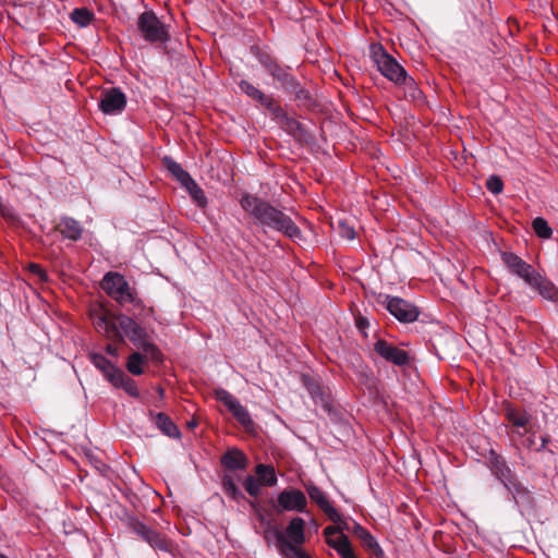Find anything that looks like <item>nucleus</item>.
Masks as SVG:
<instances>
[{"instance_id": "nucleus-1", "label": "nucleus", "mask_w": 558, "mask_h": 558, "mask_svg": "<svg viewBox=\"0 0 558 558\" xmlns=\"http://www.w3.org/2000/svg\"><path fill=\"white\" fill-rule=\"evenodd\" d=\"M240 204L262 227L277 231L294 242L303 239L301 229L294 223L292 218L268 201L252 194H244L240 199Z\"/></svg>"}, {"instance_id": "nucleus-2", "label": "nucleus", "mask_w": 558, "mask_h": 558, "mask_svg": "<svg viewBox=\"0 0 558 558\" xmlns=\"http://www.w3.org/2000/svg\"><path fill=\"white\" fill-rule=\"evenodd\" d=\"M372 59L378 71L396 85H411L414 87V80L407 74L401 64L389 54L381 45H374L371 48Z\"/></svg>"}, {"instance_id": "nucleus-3", "label": "nucleus", "mask_w": 558, "mask_h": 558, "mask_svg": "<svg viewBox=\"0 0 558 558\" xmlns=\"http://www.w3.org/2000/svg\"><path fill=\"white\" fill-rule=\"evenodd\" d=\"M121 521L132 534L147 543L151 548L161 551H171L172 542L166 535L148 526L140 518L126 513Z\"/></svg>"}, {"instance_id": "nucleus-4", "label": "nucleus", "mask_w": 558, "mask_h": 558, "mask_svg": "<svg viewBox=\"0 0 558 558\" xmlns=\"http://www.w3.org/2000/svg\"><path fill=\"white\" fill-rule=\"evenodd\" d=\"M117 319L120 329L135 347L143 350L150 360L156 362L161 360L159 349L148 340V333L143 327L126 315H119Z\"/></svg>"}, {"instance_id": "nucleus-5", "label": "nucleus", "mask_w": 558, "mask_h": 558, "mask_svg": "<svg viewBox=\"0 0 558 558\" xmlns=\"http://www.w3.org/2000/svg\"><path fill=\"white\" fill-rule=\"evenodd\" d=\"M101 288L121 305L126 303L135 306L141 305L137 294L132 289L125 278L118 272H108L101 281Z\"/></svg>"}, {"instance_id": "nucleus-6", "label": "nucleus", "mask_w": 558, "mask_h": 558, "mask_svg": "<svg viewBox=\"0 0 558 558\" xmlns=\"http://www.w3.org/2000/svg\"><path fill=\"white\" fill-rule=\"evenodd\" d=\"M137 29L142 37L150 44H166L170 39L167 26L153 11H145L138 16Z\"/></svg>"}, {"instance_id": "nucleus-7", "label": "nucleus", "mask_w": 558, "mask_h": 558, "mask_svg": "<svg viewBox=\"0 0 558 558\" xmlns=\"http://www.w3.org/2000/svg\"><path fill=\"white\" fill-rule=\"evenodd\" d=\"M254 54L266 72L274 78L278 88L287 85L288 81L293 77V74L290 72V68L281 65L277 59L269 53L256 49Z\"/></svg>"}, {"instance_id": "nucleus-8", "label": "nucleus", "mask_w": 558, "mask_h": 558, "mask_svg": "<svg viewBox=\"0 0 558 558\" xmlns=\"http://www.w3.org/2000/svg\"><path fill=\"white\" fill-rule=\"evenodd\" d=\"M386 308L400 323L410 324L417 320L420 310L414 304L398 296H386Z\"/></svg>"}, {"instance_id": "nucleus-9", "label": "nucleus", "mask_w": 558, "mask_h": 558, "mask_svg": "<svg viewBox=\"0 0 558 558\" xmlns=\"http://www.w3.org/2000/svg\"><path fill=\"white\" fill-rule=\"evenodd\" d=\"M277 483V475L274 465L258 463L253 474L245 475L243 488H259L260 486H272Z\"/></svg>"}, {"instance_id": "nucleus-10", "label": "nucleus", "mask_w": 558, "mask_h": 558, "mask_svg": "<svg viewBox=\"0 0 558 558\" xmlns=\"http://www.w3.org/2000/svg\"><path fill=\"white\" fill-rule=\"evenodd\" d=\"M488 465L492 473L502 483L505 488L517 487V476L502 456L492 450L488 457Z\"/></svg>"}, {"instance_id": "nucleus-11", "label": "nucleus", "mask_w": 558, "mask_h": 558, "mask_svg": "<svg viewBox=\"0 0 558 558\" xmlns=\"http://www.w3.org/2000/svg\"><path fill=\"white\" fill-rule=\"evenodd\" d=\"M374 351L384 360L397 366H407L411 359L407 351L399 349L384 339H377L374 343Z\"/></svg>"}, {"instance_id": "nucleus-12", "label": "nucleus", "mask_w": 558, "mask_h": 558, "mask_svg": "<svg viewBox=\"0 0 558 558\" xmlns=\"http://www.w3.org/2000/svg\"><path fill=\"white\" fill-rule=\"evenodd\" d=\"M126 105V97L120 88L111 87L102 90L99 108L106 114L120 113Z\"/></svg>"}, {"instance_id": "nucleus-13", "label": "nucleus", "mask_w": 558, "mask_h": 558, "mask_svg": "<svg viewBox=\"0 0 558 558\" xmlns=\"http://www.w3.org/2000/svg\"><path fill=\"white\" fill-rule=\"evenodd\" d=\"M306 497L302 490H281L277 499V512L283 511H304L306 507Z\"/></svg>"}, {"instance_id": "nucleus-14", "label": "nucleus", "mask_w": 558, "mask_h": 558, "mask_svg": "<svg viewBox=\"0 0 558 558\" xmlns=\"http://www.w3.org/2000/svg\"><path fill=\"white\" fill-rule=\"evenodd\" d=\"M502 262L510 271L522 278L527 284L535 279L536 270L514 253H502Z\"/></svg>"}, {"instance_id": "nucleus-15", "label": "nucleus", "mask_w": 558, "mask_h": 558, "mask_svg": "<svg viewBox=\"0 0 558 558\" xmlns=\"http://www.w3.org/2000/svg\"><path fill=\"white\" fill-rule=\"evenodd\" d=\"M247 457L239 449L231 448L221 457V464L227 472L243 471L247 466Z\"/></svg>"}, {"instance_id": "nucleus-16", "label": "nucleus", "mask_w": 558, "mask_h": 558, "mask_svg": "<svg viewBox=\"0 0 558 558\" xmlns=\"http://www.w3.org/2000/svg\"><path fill=\"white\" fill-rule=\"evenodd\" d=\"M275 538L276 547L284 558H311L301 546L298 547L289 542L281 531H275Z\"/></svg>"}, {"instance_id": "nucleus-17", "label": "nucleus", "mask_w": 558, "mask_h": 558, "mask_svg": "<svg viewBox=\"0 0 558 558\" xmlns=\"http://www.w3.org/2000/svg\"><path fill=\"white\" fill-rule=\"evenodd\" d=\"M352 533L357 539H360L362 546L372 551L373 555L378 558L384 556V550L379 546L376 538L361 524L354 523Z\"/></svg>"}, {"instance_id": "nucleus-18", "label": "nucleus", "mask_w": 558, "mask_h": 558, "mask_svg": "<svg viewBox=\"0 0 558 558\" xmlns=\"http://www.w3.org/2000/svg\"><path fill=\"white\" fill-rule=\"evenodd\" d=\"M151 420L155 422L157 428L166 436L179 439L181 432L174 422L163 412L154 413L149 412Z\"/></svg>"}, {"instance_id": "nucleus-19", "label": "nucleus", "mask_w": 558, "mask_h": 558, "mask_svg": "<svg viewBox=\"0 0 558 558\" xmlns=\"http://www.w3.org/2000/svg\"><path fill=\"white\" fill-rule=\"evenodd\" d=\"M280 126L288 134L293 136L295 141L305 144L311 142V134L307 132L304 125L294 118L287 116Z\"/></svg>"}, {"instance_id": "nucleus-20", "label": "nucleus", "mask_w": 558, "mask_h": 558, "mask_svg": "<svg viewBox=\"0 0 558 558\" xmlns=\"http://www.w3.org/2000/svg\"><path fill=\"white\" fill-rule=\"evenodd\" d=\"M305 521L300 518H293L286 529V538L295 546H301L305 543Z\"/></svg>"}, {"instance_id": "nucleus-21", "label": "nucleus", "mask_w": 558, "mask_h": 558, "mask_svg": "<svg viewBox=\"0 0 558 558\" xmlns=\"http://www.w3.org/2000/svg\"><path fill=\"white\" fill-rule=\"evenodd\" d=\"M310 493V497L318 505V507L324 511V513L328 517L330 521L333 523H340L341 515L339 512L331 506L329 500L323 494V490H307Z\"/></svg>"}, {"instance_id": "nucleus-22", "label": "nucleus", "mask_w": 558, "mask_h": 558, "mask_svg": "<svg viewBox=\"0 0 558 558\" xmlns=\"http://www.w3.org/2000/svg\"><path fill=\"white\" fill-rule=\"evenodd\" d=\"M287 95L292 96L299 107L311 109L315 106V100L310 90L300 81L294 84Z\"/></svg>"}, {"instance_id": "nucleus-23", "label": "nucleus", "mask_w": 558, "mask_h": 558, "mask_svg": "<svg viewBox=\"0 0 558 558\" xmlns=\"http://www.w3.org/2000/svg\"><path fill=\"white\" fill-rule=\"evenodd\" d=\"M89 359L109 383L111 381V376L116 377L117 373L121 371L101 353H90Z\"/></svg>"}, {"instance_id": "nucleus-24", "label": "nucleus", "mask_w": 558, "mask_h": 558, "mask_svg": "<svg viewBox=\"0 0 558 558\" xmlns=\"http://www.w3.org/2000/svg\"><path fill=\"white\" fill-rule=\"evenodd\" d=\"M110 384L116 388L123 389L129 396L133 398L140 397V391L135 380L129 377L122 369L117 373L116 377L111 376Z\"/></svg>"}, {"instance_id": "nucleus-25", "label": "nucleus", "mask_w": 558, "mask_h": 558, "mask_svg": "<svg viewBox=\"0 0 558 558\" xmlns=\"http://www.w3.org/2000/svg\"><path fill=\"white\" fill-rule=\"evenodd\" d=\"M60 233L73 241H77L82 236L83 228L80 222L73 218L64 217L57 227Z\"/></svg>"}, {"instance_id": "nucleus-26", "label": "nucleus", "mask_w": 558, "mask_h": 558, "mask_svg": "<svg viewBox=\"0 0 558 558\" xmlns=\"http://www.w3.org/2000/svg\"><path fill=\"white\" fill-rule=\"evenodd\" d=\"M529 286L535 288L541 295L548 300H555L558 295V290L555 286L544 278L539 272H536L535 279L529 283Z\"/></svg>"}, {"instance_id": "nucleus-27", "label": "nucleus", "mask_w": 558, "mask_h": 558, "mask_svg": "<svg viewBox=\"0 0 558 558\" xmlns=\"http://www.w3.org/2000/svg\"><path fill=\"white\" fill-rule=\"evenodd\" d=\"M94 325L99 332H104L108 338L122 339L120 327H118L112 320L106 315H100L95 318Z\"/></svg>"}, {"instance_id": "nucleus-28", "label": "nucleus", "mask_w": 558, "mask_h": 558, "mask_svg": "<svg viewBox=\"0 0 558 558\" xmlns=\"http://www.w3.org/2000/svg\"><path fill=\"white\" fill-rule=\"evenodd\" d=\"M328 546L333 548L341 558H357L352 549L349 537L344 534H341L336 539L328 538Z\"/></svg>"}, {"instance_id": "nucleus-29", "label": "nucleus", "mask_w": 558, "mask_h": 558, "mask_svg": "<svg viewBox=\"0 0 558 558\" xmlns=\"http://www.w3.org/2000/svg\"><path fill=\"white\" fill-rule=\"evenodd\" d=\"M162 165L173 175V178H175L181 183L182 186L192 179L190 173L186 172L182 166L174 161L171 157H163Z\"/></svg>"}, {"instance_id": "nucleus-30", "label": "nucleus", "mask_w": 558, "mask_h": 558, "mask_svg": "<svg viewBox=\"0 0 558 558\" xmlns=\"http://www.w3.org/2000/svg\"><path fill=\"white\" fill-rule=\"evenodd\" d=\"M183 187L186 189V191L189 192L190 196L192 197V199L194 201V203L198 207H201V208L206 207L207 198L205 196V193L202 190V187L194 181L193 178L189 182H186L183 185Z\"/></svg>"}, {"instance_id": "nucleus-31", "label": "nucleus", "mask_w": 558, "mask_h": 558, "mask_svg": "<svg viewBox=\"0 0 558 558\" xmlns=\"http://www.w3.org/2000/svg\"><path fill=\"white\" fill-rule=\"evenodd\" d=\"M147 359H150L145 353L142 354L140 352H133L126 362V369L133 374V375H142L144 373V369L142 368V364L147 361Z\"/></svg>"}, {"instance_id": "nucleus-32", "label": "nucleus", "mask_w": 558, "mask_h": 558, "mask_svg": "<svg viewBox=\"0 0 558 558\" xmlns=\"http://www.w3.org/2000/svg\"><path fill=\"white\" fill-rule=\"evenodd\" d=\"M230 412L247 432L253 430L254 422L246 408H244L240 402Z\"/></svg>"}, {"instance_id": "nucleus-33", "label": "nucleus", "mask_w": 558, "mask_h": 558, "mask_svg": "<svg viewBox=\"0 0 558 558\" xmlns=\"http://www.w3.org/2000/svg\"><path fill=\"white\" fill-rule=\"evenodd\" d=\"M94 19V13L86 8L74 9L71 13V20L81 27L87 26Z\"/></svg>"}, {"instance_id": "nucleus-34", "label": "nucleus", "mask_w": 558, "mask_h": 558, "mask_svg": "<svg viewBox=\"0 0 558 558\" xmlns=\"http://www.w3.org/2000/svg\"><path fill=\"white\" fill-rule=\"evenodd\" d=\"M506 416L508 421L517 427H525L530 421V417L525 411H520L512 408L507 410Z\"/></svg>"}, {"instance_id": "nucleus-35", "label": "nucleus", "mask_w": 558, "mask_h": 558, "mask_svg": "<svg viewBox=\"0 0 558 558\" xmlns=\"http://www.w3.org/2000/svg\"><path fill=\"white\" fill-rule=\"evenodd\" d=\"M529 493L530 490H515L512 494V498L521 511H530L534 508Z\"/></svg>"}, {"instance_id": "nucleus-36", "label": "nucleus", "mask_w": 558, "mask_h": 558, "mask_svg": "<svg viewBox=\"0 0 558 558\" xmlns=\"http://www.w3.org/2000/svg\"><path fill=\"white\" fill-rule=\"evenodd\" d=\"M532 227L534 232L542 239H549L553 234L548 222L542 217L535 218L532 222Z\"/></svg>"}, {"instance_id": "nucleus-37", "label": "nucleus", "mask_w": 558, "mask_h": 558, "mask_svg": "<svg viewBox=\"0 0 558 558\" xmlns=\"http://www.w3.org/2000/svg\"><path fill=\"white\" fill-rule=\"evenodd\" d=\"M214 395L215 398L222 402L229 411L233 410L234 407L239 403V400L223 388L215 389Z\"/></svg>"}, {"instance_id": "nucleus-38", "label": "nucleus", "mask_w": 558, "mask_h": 558, "mask_svg": "<svg viewBox=\"0 0 558 558\" xmlns=\"http://www.w3.org/2000/svg\"><path fill=\"white\" fill-rule=\"evenodd\" d=\"M486 187L489 192L497 195L504 190V182L498 175H490L486 181Z\"/></svg>"}, {"instance_id": "nucleus-39", "label": "nucleus", "mask_w": 558, "mask_h": 558, "mask_svg": "<svg viewBox=\"0 0 558 558\" xmlns=\"http://www.w3.org/2000/svg\"><path fill=\"white\" fill-rule=\"evenodd\" d=\"M239 87L245 95H247L252 99H256L257 95H259V93L262 92L259 88H257L252 83L245 80H242L239 83Z\"/></svg>"}, {"instance_id": "nucleus-40", "label": "nucleus", "mask_w": 558, "mask_h": 558, "mask_svg": "<svg viewBox=\"0 0 558 558\" xmlns=\"http://www.w3.org/2000/svg\"><path fill=\"white\" fill-rule=\"evenodd\" d=\"M304 383L313 398H323V389L317 381L305 378Z\"/></svg>"}, {"instance_id": "nucleus-41", "label": "nucleus", "mask_w": 558, "mask_h": 558, "mask_svg": "<svg viewBox=\"0 0 558 558\" xmlns=\"http://www.w3.org/2000/svg\"><path fill=\"white\" fill-rule=\"evenodd\" d=\"M267 110L270 112L274 119L278 120L279 124H281L284 118L288 116L282 107L277 105L276 101H274L271 106L267 108Z\"/></svg>"}, {"instance_id": "nucleus-42", "label": "nucleus", "mask_w": 558, "mask_h": 558, "mask_svg": "<svg viewBox=\"0 0 558 558\" xmlns=\"http://www.w3.org/2000/svg\"><path fill=\"white\" fill-rule=\"evenodd\" d=\"M339 233L342 238L353 240L355 238V230L344 221H339Z\"/></svg>"}, {"instance_id": "nucleus-43", "label": "nucleus", "mask_w": 558, "mask_h": 558, "mask_svg": "<svg viewBox=\"0 0 558 558\" xmlns=\"http://www.w3.org/2000/svg\"><path fill=\"white\" fill-rule=\"evenodd\" d=\"M343 531V526L340 525H328L324 529V535L326 537V543L328 544V538H331V535L339 534V536Z\"/></svg>"}, {"instance_id": "nucleus-44", "label": "nucleus", "mask_w": 558, "mask_h": 558, "mask_svg": "<svg viewBox=\"0 0 558 558\" xmlns=\"http://www.w3.org/2000/svg\"><path fill=\"white\" fill-rule=\"evenodd\" d=\"M256 101H258L262 106H264L266 109L271 106V104L275 101L272 96L266 95L263 92L257 95Z\"/></svg>"}, {"instance_id": "nucleus-45", "label": "nucleus", "mask_w": 558, "mask_h": 558, "mask_svg": "<svg viewBox=\"0 0 558 558\" xmlns=\"http://www.w3.org/2000/svg\"><path fill=\"white\" fill-rule=\"evenodd\" d=\"M29 269L33 274L37 275L41 281H47L48 276L46 271L37 264H31Z\"/></svg>"}, {"instance_id": "nucleus-46", "label": "nucleus", "mask_w": 558, "mask_h": 558, "mask_svg": "<svg viewBox=\"0 0 558 558\" xmlns=\"http://www.w3.org/2000/svg\"><path fill=\"white\" fill-rule=\"evenodd\" d=\"M356 327L360 331H364L369 326V322L366 317L359 316L356 319Z\"/></svg>"}, {"instance_id": "nucleus-47", "label": "nucleus", "mask_w": 558, "mask_h": 558, "mask_svg": "<svg viewBox=\"0 0 558 558\" xmlns=\"http://www.w3.org/2000/svg\"><path fill=\"white\" fill-rule=\"evenodd\" d=\"M298 81H299V80L293 75V77H292V78H290V81H288L287 85H283V86L281 87V89L283 90V93L288 94V93L291 90V88L294 86V84H296V83H298Z\"/></svg>"}, {"instance_id": "nucleus-48", "label": "nucleus", "mask_w": 558, "mask_h": 558, "mask_svg": "<svg viewBox=\"0 0 558 558\" xmlns=\"http://www.w3.org/2000/svg\"><path fill=\"white\" fill-rule=\"evenodd\" d=\"M404 86L409 88V93L412 98H416L421 94V90L416 87L415 83H414V87H412L411 85H404Z\"/></svg>"}, {"instance_id": "nucleus-49", "label": "nucleus", "mask_w": 558, "mask_h": 558, "mask_svg": "<svg viewBox=\"0 0 558 558\" xmlns=\"http://www.w3.org/2000/svg\"><path fill=\"white\" fill-rule=\"evenodd\" d=\"M225 488H232V489L238 488L236 484L233 482V480L229 475L225 476Z\"/></svg>"}, {"instance_id": "nucleus-50", "label": "nucleus", "mask_w": 558, "mask_h": 558, "mask_svg": "<svg viewBox=\"0 0 558 558\" xmlns=\"http://www.w3.org/2000/svg\"><path fill=\"white\" fill-rule=\"evenodd\" d=\"M106 352L112 356H117L118 355V348L112 345V344H108L106 347Z\"/></svg>"}, {"instance_id": "nucleus-51", "label": "nucleus", "mask_w": 558, "mask_h": 558, "mask_svg": "<svg viewBox=\"0 0 558 558\" xmlns=\"http://www.w3.org/2000/svg\"><path fill=\"white\" fill-rule=\"evenodd\" d=\"M230 496L233 498V499H238L239 497L242 496V490H235V489H232V490H227Z\"/></svg>"}, {"instance_id": "nucleus-52", "label": "nucleus", "mask_w": 558, "mask_h": 558, "mask_svg": "<svg viewBox=\"0 0 558 558\" xmlns=\"http://www.w3.org/2000/svg\"><path fill=\"white\" fill-rule=\"evenodd\" d=\"M246 492L248 493V495H250L252 498L257 499V498H258V496H259V493H260L262 490H246Z\"/></svg>"}, {"instance_id": "nucleus-53", "label": "nucleus", "mask_w": 558, "mask_h": 558, "mask_svg": "<svg viewBox=\"0 0 558 558\" xmlns=\"http://www.w3.org/2000/svg\"><path fill=\"white\" fill-rule=\"evenodd\" d=\"M546 442H547V438L542 437V445L537 450H542L543 448H545Z\"/></svg>"}, {"instance_id": "nucleus-54", "label": "nucleus", "mask_w": 558, "mask_h": 558, "mask_svg": "<svg viewBox=\"0 0 558 558\" xmlns=\"http://www.w3.org/2000/svg\"><path fill=\"white\" fill-rule=\"evenodd\" d=\"M361 376H362V378H363V379L365 378V380H367V379H368V375H367V374H365V373H361Z\"/></svg>"}, {"instance_id": "nucleus-55", "label": "nucleus", "mask_w": 558, "mask_h": 558, "mask_svg": "<svg viewBox=\"0 0 558 558\" xmlns=\"http://www.w3.org/2000/svg\"><path fill=\"white\" fill-rule=\"evenodd\" d=\"M158 395H160L161 397H162V395H163V389H162V388H160V387L158 388Z\"/></svg>"}, {"instance_id": "nucleus-56", "label": "nucleus", "mask_w": 558, "mask_h": 558, "mask_svg": "<svg viewBox=\"0 0 558 558\" xmlns=\"http://www.w3.org/2000/svg\"><path fill=\"white\" fill-rule=\"evenodd\" d=\"M0 558H8L4 554L0 553Z\"/></svg>"}]
</instances>
